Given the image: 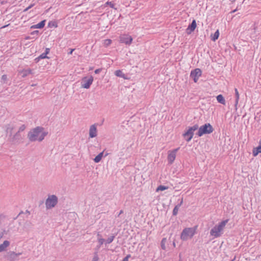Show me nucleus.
Returning <instances> with one entry per match:
<instances>
[{"label":"nucleus","mask_w":261,"mask_h":261,"mask_svg":"<svg viewBox=\"0 0 261 261\" xmlns=\"http://www.w3.org/2000/svg\"><path fill=\"white\" fill-rule=\"evenodd\" d=\"M47 134L48 133L45 132L43 128L37 127L29 132L28 137L31 141L40 142L44 139Z\"/></svg>","instance_id":"nucleus-1"},{"label":"nucleus","mask_w":261,"mask_h":261,"mask_svg":"<svg viewBox=\"0 0 261 261\" xmlns=\"http://www.w3.org/2000/svg\"><path fill=\"white\" fill-rule=\"evenodd\" d=\"M198 130L197 133V135L198 137H201L205 134H210L214 130L213 126L210 123H206L201 125L199 128L198 127Z\"/></svg>","instance_id":"nucleus-2"},{"label":"nucleus","mask_w":261,"mask_h":261,"mask_svg":"<svg viewBox=\"0 0 261 261\" xmlns=\"http://www.w3.org/2000/svg\"><path fill=\"white\" fill-rule=\"evenodd\" d=\"M58 198L55 195H48L45 201V206L47 210L51 209L57 204Z\"/></svg>","instance_id":"nucleus-3"},{"label":"nucleus","mask_w":261,"mask_h":261,"mask_svg":"<svg viewBox=\"0 0 261 261\" xmlns=\"http://www.w3.org/2000/svg\"><path fill=\"white\" fill-rule=\"evenodd\" d=\"M198 125L197 124H195L193 126L188 128L187 131L182 135L186 141L189 142L192 140L194 135V132L198 129Z\"/></svg>","instance_id":"nucleus-4"},{"label":"nucleus","mask_w":261,"mask_h":261,"mask_svg":"<svg viewBox=\"0 0 261 261\" xmlns=\"http://www.w3.org/2000/svg\"><path fill=\"white\" fill-rule=\"evenodd\" d=\"M195 233V229L193 228H186L183 229L181 233L180 239L183 241H187L188 238H192Z\"/></svg>","instance_id":"nucleus-5"},{"label":"nucleus","mask_w":261,"mask_h":261,"mask_svg":"<svg viewBox=\"0 0 261 261\" xmlns=\"http://www.w3.org/2000/svg\"><path fill=\"white\" fill-rule=\"evenodd\" d=\"M21 254V252L17 253L14 251H10L4 255V257L9 261H16L19 260L18 256Z\"/></svg>","instance_id":"nucleus-6"},{"label":"nucleus","mask_w":261,"mask_h":261,"mask_svg":"<svg viewBox=\"0 0 261 261\" xmlns=\"http://www.w3.org/2000/svg\"><path fill=\"white\" fill-rule=\"evenodd\" d=\"M133 37L127 34L121 35L119 37L120 42L121 43H124L126 45H130L133 42Z\"/></svg>","instance_id":"nucleus-7"},{"label":"nucleus","mask_w":261,"mask_h":261,"mask_svg":"<svg viewBox=\"0 0 261 261\" xmlns=\"http://www.w3.org/2000/svg\"><path fill=\"white\" fill-rule=\"evenodd\" d=\"M93 77L92 76L84 77L82 79V87L85 89H89L92 84Z\"/></svg>","instance_id":"nucleus-8"},{"label":"nucleus","mask_w":261,"mask_h":261,"mask_svg":"<svg viewBox=\"0 0 261 261\" xmlns=\"http://www.w3.org/2000/svg\"><path fill=\"white\" fill-rule=\"evenodd\" d=\"M202 71L199 68H196L192 70L190 73V76L193 79L195 83H197L199 77L201 76Z\"/></svg>","instance_id":"nucleus-9"},{"label":"nucleus","mask_w":261,"mask_h":261,"mask_svg":"<svg viewBox=\"0 0 261 261\" xmlns=\"http://www.w3.org/2000/svg\"><path fill=\"white\" fill-rule=\"evenodd\" d=\"M197 26L196 22L195 20H193L190 25L188 26L187 29H186V32L188 34H191L192 32H193L195 29H196Z\"/></svg>","instance_id":"nucleus-10"},{"label":"nucleus","mask_w":261,"mask_h":261,"mask_svg":"<svg viewBox=\"0 0 261 261\" xmlns=\"http://www.w3.org/2000/svg\"><path fill=\"white\" fill-rule=\"evenodd\" d=\"M177 150L178 149H176L169 152L168 159L170 162H173L174 161Z\"/></svg>","instance_id":"nucleus-11"},{"label":"nucleus","mask_w":261,"mask_h":261,"mask_svg":"<svg viewBox=\"0 0 261 261\" xmlns=\"http://www.w3.org/2000/svg\"><path fill=\"white\" fill-rule=\"evenodd\" d=\"M258 144L259 145L257 147H254L252 149L253 156H256L258 153H261V139L259 140Z\"/></svg>","instance_id":"nucleus-12"},{"label":"nucleus","mask_w":261,"mask_h":261,"mask_svg":"<svg viewBox=\"0 0 261 261\" xmlns=\"http://www.w3.org/2000/svg\"><path fill=\"white\" fill-rule=\"evenodd\" d=\"M97 136V128L95 125H92L90 126L89 129V136L91 138L95 137Z\"/></svg>","instance_id":"nucleus-13"},{"label":"nucleus","mask_w":261,"mask_h":261,"mask_svg":"<svg viewBox=\"0 0 261 261\" xmlns=\"http://www.w3.org/2000/svg\"><path fill=\"white\" fill-rule=\"evenodd\" d=\"M210 234L214 236L215 238H218L221 236L220 232L218 230L217 227L216 225L211 230Z\"/></svg>","instance_id":"nucleus-14"},{"label":"nucleus","mask_w":261,"mask_h":261,"mask_svg":"<svg viewBox=\"0 0 261 261\" xmlns=\"http://www.w3.org/2000/svg\"><path fill=\"white\" fill-rule=\"evenodd\" d=\"M45 20H43L41 21L40 22L38 23V24L33 25L31 27V29H42L43 28L45 24Z\"/></svg>","instance_id":"nucleus-15"},{"label":"nucleus","mask_w":261,"mask_h":261,"mask_svg":"<svg viewBox=\"0 0 261 261\" xmlns=\"http://www.w3.org/2000/svg\"><path fill=\"white\" fill-rule=\"evenodd\" d=\"M10 245V242L6 240L3 244L0 245V252H2L6 250V248Z\"/></svg>","instance_id":"nucleus-16"},{"label":"nucleus","mask_w":261,"mask_h":261,"mask_svg":"<svg viewBox=\"0 0 261 261\" xmlns=\"http://www.w3.org/2000/svg\"><path fill=\"white\" fill-rule=\"evenodd\" d=\"M219 35V30H217L214 34H212L211 35L212 40H213V41H215L216 40L218 39Z\"/></svg>","instance_id":"nucleus-17"},{"label":"nucleus","mask_w":261,"mask_h":261,"mask_svg":"<svg viewBox=\"0 0 261 261\" xmlns=\"http://www.w3.org/2000/svg\"><path fill=\"white\" fill-rule=\"evenodd\" d=\"M115 74L116 76L118 77H121L124 79H127L125 77V74L123 73V72L121 70H117L115 72Z\"/></svg>","instance_id":"nucleus-18"},{"label":"nucleus","mask_w":261,"mask_h":261,"mask_svg":"<svg viewBox=\"0 0 261 261\" xmlns=\"http://www.w3.org/2000/svg\"><path fill=\"white\" fill-rule=\"evenodd\" d=\"M217 100L218 101V102L225 105V100L223 97V96L222 94L218 95L217 97Z\"/></svg>","instance_id":"nucleus-19"},{"label":"nucleus","mask_w":261,"mask_h":261,"mask_svg":"<svg viewBox=\"0 0 261 261\" xmlns=\"http://www.w3.org/2000/svg\"><path fill=\"white\" fill-rule=\"evenodd\" d=\"M48 27L50 28L58 27V23L55 21H50L48 23Z\"/></svg>","instance_id":"nucleus-20"},{"label":"nucleus","mask_w":261,"mask_h":261,"mask_svg":"<svg viewBox=\"0 0 261 261\" xmlns=\"http://www.w3.org/2000/svg\"><path fill=\"white\" fill-rule=\"evenodd\" d=\"M234 91H235V95H236V103H235V106H237L239 103V98H240V95H239V91L238 90V89L237 88H236L234 89Z\"/></svg>","instance_id":"nucleus-21"},{"label":"nucleus","mask_w":261,"mask_h":261,"mask_svg":"<svg viewBox=\"0 0 261 261\" xmlns=\"http://www.w3.org/2000/svg\"><path fill=\"white\" fill-rule=\"evenodd\" d=\"M167 243V239L166 238H164L162 239L161 242V247L163 250H166V246L165 244Z\"/></svg>","instance_id":"nucleus-22"},{"label":"nucleus","mask_w":261,"mask_h":261,"mask_svg":"<svg viewBox=\"0 0 261 261\" xmlns=\"http://www.w3.org/2000/svg\"><path fill=\"white\" fill-rule=\"evenodd\" d=\"M21 73L22 74V76L23 77L26 76L32 73V70L30 69H28L27 70H24L21 71Z\"/></svg>","instance_id":"nucleus-23"},{"label":"nucleus","mask_w":261,"mask_h":261,"mask_svg":"<svg viewBox=\"0 0 261 261\" xmlns=\"http://www.w3.org/2000/svg\"><path fill=\"white\" fill-rule=\"evenodd\" d=\"M112 42L110 39H105L103 41V45L105 47H108L111 44Z\"/></svg>","instance_id":"nucleus-24"},{"label":"nucleus","mask_w":261,"mask_h":261,"mask_svg":"<svg viewBox=\"0 0 261 261\" xmlns=\"http://www.w3.org/2000/svg\"><path fill=\"white\" fill-rule=\"evenodd\" d=\"M103 156V152H101L98 155H97L94 159V161L96 163H98L99 162L101 158Z\"/></svg>","instance_id":"nucleus-25"},{"label":"nucleus","mask_w":261,"mask_h":261,"mask_svg":"<svg viewBox=\"0 0 261 261\" xmlns=\"http://www.w3.org/2000/svg\"><path fill=\"white\" fill-rule=\"evenodd\" d=\"M168 188V187L167 186L160 185L156 188V191L158 192L159 191H164L167 189Z\"/></svg>","instance_id":"nucleus-26"},{"label":"nucleus","mask_w":261,"mask_h":261,"mask_svg":"<svg viewBox=\"0 0 261 261\" xmlns=\"http://www.w3.org/2000/svg\"><path fill=\"white\" fill-rule=\"evenodd\" d=\"M179 208V207L178 206H177V205L175 206L174 208H173V212H172L173 216L177 215Z\"/></svg>","instance_id":"nucleus-27"},{"label":"nucleus","mask_w":261,"mask_h":261,"mask_svg":"<svg viewBox=\"0 0 261 261\" xmlns=\"http://www.w3.org/2000/svg\"><path fill=\"white\" fill-rule=\"evenodd\" d=\"M115 237V236L114 235H113V236H110V237H109V238H108V239L107 240V241H106V243H107V244H110V243H111L113 241V240H114V239Z\"/></svg>","instance_id":"nucleus-28"},{"label":"nucleus","mask_w":261,"mask_h":261,"mask_svg":"<svg viewBox=\"0 0 261 261\" xmlns=\"http://www.w3.org/2000/svg\"><path fill=\"white\" fill-rule=\"evenodd\" d=\"M228 222V219H226V220L222 221L219 224H220L222 226L223 228H224Z\"/></svg>","instance_id":"nucleus-29"},{"label":"nucleus","mask_w":261,"mask_h":261,"mask_svg":"<svg viewBox=\"0 0 261 261\" xmlns=\"http://www.w3.org/2000/svg\"><path fill=\"white\" fill-rule=\"evenodd\" d=\"M106 6H109L112 8H114L115 5L111 2H107L105 4Z\"/></svg>","instance_id":"nucleus-30"},{"label":"nucleus","mask_w":261,"mask_h":261,"mask_svg":"<svg viewBox=\"0 0 261 261\" xmlns=\"http://www.w3.org/2000/svg\"><path fill=\"white\" fill-rule=\"evenodd\" d=\"M216 226L217 227L218 230L221 232L224 228L222 227V226L218 224V225H216Z\"/></svg>","instance_id":"nucleus-31"},{"label":"nucleus","mask_w":261,"mask_h":261,"mask_svg":"<svg viewBox=\"0 0 261 261\" xmlns=\"http://www.w3.org/2000/svg\"><path fill=\"white\" fill-rule=\"evenodd\" d=\"M216 226L217 227L218 230L221 232L224 228L222 227V226L218 224V225H216Z\"/></svg>","instance_id":"nucleus-32"},{"label":"nucleus","mask_w":261,"mask_h":261,"mask_svg":"<svg viewBox=\"0 0 261 261\" xmlns=\"http://www.w3.org/2000/svg\"><path fill=\"white\" fill-rule=\"evenodd\" d=\"M105 241V239L103 238H98V241L99 243L100 246L102 245L103 244Z\"/></svg>","instance_id":"nucleus-33"},{"label":"nucleus","mask_w":261,"mask_h":261,"mask_svg":"<svg viewBox=\"0 0 261 261\" xmlns=\"http://www.w3.org/2000/svg\"><path fill=\"white\" fill-rule=\"evenodd\" d=\"M39 58L40 59H46V58H49L47 55L45 53H43L39 56Z\"/></svg>","instance_id":"nucleus-34"},{"label":"nucleus","mask_w":261,"mask_h":261,"mask_svg":"<svg viewBox=\"0 0 261 261\" xmlns=\"http://www.w3.org/2000/svg\"><path fill=\"white\" fill-rule=\"evenodd\" d=\"M130 257V255L128 254L125 256L122 261H128V258Z\"/></svg>","instance_id":"nucleus-35"},{"label":"nucleus","mask_w":261,"mask_h":261,"mask_svg":"<svg viewBox=\"0 0 261 261\" xmlns=\"http://www.w3.org/2000/svg\"><path fill=\"white\" fill-rule=\"evenodd\" d=\"M34 6V4L30 5L28 7H27L26 9L24 10V12L27 11L28 10L31 9L33 6Z\"/></svg>","instance_id":"nucleus-36"},{"label":"nucleus","mask_w":261,"mask_h":261,"mask_svg":"<svg viewBox=\"0 0 261 261\" xmlns=\"http://www.w3.org/2000/svg\"><path fill=\"white\" fill-rule=\"evenodd\" d=\"M183 203V198H181L179 203H178V204H177L176 205L178 206L179 207H180L182 204Z\"/></svg>","instance_id":"nucleus-37"},{"label":"nucleus","mask_w":261,"mask_h":261,"mask_svg":"<svg viewBox=\"0 0 261 261\" xmlns=\"http://www.w3.org/2000/svg\"><path fill=\"white\" fill-rule=\"evenodd\" d=\"M101 71V69H97L95 70L94 72L96 74L99 73Z\"/></svg>","instance_id":"nucleus-38"},{"label":"nucleus","mask_w":261,"mask_h":261,"mask_svg":"<svg viewBox=\"0 0 261 261\" xmlns=\"http://www.w3.org/2000/svg\"><path fill=\"white\" fill-rule=\"evenodd\" d=\"M49 49L48 48H46L45 53H44L47 55L48 54H49Z\"/></svg>","instance_id":"nucleus-39"},{"label":"nucleus","mask_w":261,"mask_h":261,"mask_svg":"<svg viewBox=\"0 0 261 261\" xmlns=\"http://www.w3.org/2000/svg\"><path fill=\"white\" fill-rule=\"evenodd\" d=\"M12 129V128H11V127H9V128H7V133H8L9 132H10V134H11V130Z\"/></svg>","instance_id":"nucleus-40"},{"label":"nucleus","mask_w":261,"mask_h":261,"mask_svg":"<svg viewBox=\"0 0 261 261\" xmlns=\"http://www.w3.org/2000/svg\"><path fill=\"white\" fill-rule=\"evenodd\" d=\"M37 33H38V31H35L32 32L31 34L34 35V34H37Z\"/></svg>","instance_id":"nucleus-41"},{"label":"nucleus","mask_w":261,"mask_h":261,"mask_svg":"<svg viewBox=\"0 0 261 261\" xmlns=\"http://www.w3.org/2000/svg\"><path fill=\"white\" fill-rule=\"evenodd\" d=\"M98 258L97 256H95L93 258V260L92 261H97Z\"/></svg>","instance_id":"nucleus-42"},{"label":"nucleus","mask_w":261,"mask_h":261,"mask_svg":"<svg viewBox=\"0 0 261 261\" xmlns=\"http://www.w3.org/2000/svg\"><path fill=\"white\" fill-rule=\"evenodd\" d=\"M25 129V126L24 125H22L21 126V127L20 128V129L21 130H23L24 129Z\"/></svg>","instance_id":"nucleus-43"},{"label":"nucleus","mask_w":261,"mask_h":261,"mask_svg":"<svg viewBox=\"0 0 261 261\" xmlns=\"http://www.w3.org/2000/svg\"><path fill=\"white\" fill-rule=\"evenodd\" d=\"M123 213V210H121L119 213V214L118 215V217H119L121 214H122Z\"/></svg>","instance_id":"nucleus-44"},{"label":"nucleus","mask_w":261,"mask_h":261,"mask_svg":"<svg viewBox=\"0 0 261 261\" xmlns=\"http://www.w3.org/2000/svg\"><path fill=\"white\" fill-rule=\"evenodd\" d=\"M2 79L4 80H6L7 79V76L6 75H4L2 76Z\"/></svg>","instance_id":"nucleus-45"},{"label":"nucleus","mask_w":261,"mask_h":261,"mask_svg":"<svg viewBox=\"0 0 261 261\" xmlns=\"http://www.w3.org/2000/svg\"><path fill=\"white\" fill-rule=\"evenodd\" d=\"M97 237H98V238H100L99 237H101V234H100L99 232L97 233Z\"/></svg>","instance_id":"nucleus-46"},{"label":"nucleus","mask_w":261,"mask_h":261,"mask_svg":"<svg viewBox=\"0 0 261 261\" xmlns=\"http://www.w3.org/2000/svg\"><path fill=\"white\" fill-rule=\"evenodd\" d=\"M25 213H26V214H30V211H29L28 210H27V211H25Z\"/></svg>","instance_id":"nucleus-47"},{"label":"nucleus","mask_w":261,"mask_h":261,"mask_svg":"<svg viewBox=\"0 0 261 261\" xmlns=\"http://www.w3.org/2000/svg\"><path fill=\"white\" fill-rule=\"evenodd\" d=\"M8 25H4V26H3V27H1V29L5 28H6V27H7Z\"/></svg>","instance_id":"nucleus-48"},{"label":"nucleus","mask_w":261,"mask_h":261,"mask_svg":"<svg viewBox=\"0 0 261 261\" xmlns=\"http://www.w3.org/2000/svg\"><path fill=\"white\" fill-rule=\"evenodd\" d=\"M3 236V233H2V234H0V238H2Z\"/></svg>","instance_id":"nucleus-49"},{"label":"nucleus","mask_w":261,"mask_h":261,"mask_svg":"<svg viewBox=\"0 0 261 261\" xmlns=\"http://www.w3.org/2000/svg\"><path fill=\"white\" fill-rule=\"evenodd\" d=\"M2 233H3V234H4V233H7L6 231V230H4L3 231V232H2Z\"/></svg>","instance_id":"nucleus-50"},{"label":"nucleus","mask_w":261,"mask_h":261,"mask_svg":"<svg viewBox=\"0 0 261 261\" xmlns=\"http://www.w3.org/2000/svg\"><path fill=\"white\" fill-rule=\"evenodd\" d=\"M22 213H23V212H22V211H21V212L19 213V214L18 216H19V215H21V214H22Z\"/></svg>","instance_id":"nucleus-51"},{"label":"nucleus","mask_w":261,"mask_h":261,"mask_svg":"<svg viewBox=\"0 0 261 261\" xmlns=\"http://www.w3.org/2000/svg\"><path fill=\"white\" fill-rule=\"evenodd\" d=\"M173 246H174V247H175V242H173Z\"/></svg>","instance_id":"nucleus-52"},{"label":"nucleus","mask_w":261,"mask_h":261,"mask_svg":"<svg viewBox=\"0 0 261 261\" xmlns=\"http://www.w3.org/2000/svg\"><path fill=\"white\" fill-rule=\"evenodd\" d=\"M30 39V37H27L25 38V39Z\"/></svg>","instance_id":"nucleus-53"},{"label":"nucleus","mask_w":261,"mask_h":261,"mask_svg":"<svg viewBox=\"0 0 261 261\" xmlns=\"http://www.w3.org/2000/svg\"><path fill=\"white\" fill-rule=\"evenodd\" d=\"M73 50V49H72V50H71V51H70V54H72V53Z\"/></svg>","instance_id":"nucleus-54"},{"label":"nucleus","mask_w":261,"mask_h":261,"mask_svg":"<svg viewBox=\"0 0 261 261\" xmlns=\"http://www.w3.org/2000/svg\"><path fill=\"white\" fill-rule=\"evenodd\" d=\"M100 247V245H99L98 246H97V248H99Z\"/></svg>","instance_id":"nucleus-55"},{"label":"nucleus","mask_w":261,"mask_h":261,"mask_svg":"<svg viewBox=\"0 0 261 261\" xmlns=\"http://www.w3.org/2000/svg\"><path fill=\"white\" fill-rule=\"evenodd\" d=\"M236 10H234L232 11V13H234V12H236Z\"/></svg>","instance_id":"nucleus-56"},{"label":"nucleus","mask_w":261,"mask_h":261,"mask_svg":"<svg viewBox=\"0 0 261 261\" xmlns=\"http://www.w3.org/2000/svg\"><path fill=\"white\" fill-rule=\"evenodd\" d=\"M235 258L234 259H233L232 260H231V261H233L234 260Z\"/></svg>","instance_id":"nucleus-57"}]
</instances>
